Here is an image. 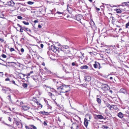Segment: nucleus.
<instances>
[{
    "label": "nucleus",
    "mask_w": 129,
    "mask_h": 129,
    "mask_svg": "<svg viewBox=\"0 0 129 129\" xmlns=\"http://www.w3.org/2000/svg\"><path fill=\"white\" fill-rule=\"evenodd\" d=\"M66 86V85H65L59 86L58 84H57V89L60 91V92H61V91L64 90Z\"/></svg>",
    "instance_id": "f257e3e1"
},
{
    "label": "nucleus",
    "mask_w": 129,
    "mask_h": 129,
    "mask_svg": "<svg viewBox=\"0 0 129 129\" xmlns=\"http://www.w3.org/2000/svg\"><path fill=\"white\" fill-rule=\"evenodd\" d=\"M120 6L121 7V8L122 10L126 11V8H123L122 7L125 6H127V7L129 6V2L122 3L121 5H120Z\"/></svg>",
    "instance_id": "f03ea898"
},
{
    "label": "nucleus",
    "mask_w": 129,
    "mask_h": 129,
    "mask_svg": "<svg viewBox=\"0 0 129 129\" xmlns=\"http://www.w3.org/2000/svg\"><path fill=\"white\" fill-rule=\"evenodd\" d=\"M51 49L53 52L56 53L58 49H60V48H58L56 47L55 46L51 45Z\"/></svg>",
    "instance_id": "7ed1b4c3"
},
{
    "label": "nucleus",
    "mask_w": 129,
    "mask_h": 129,
    "mask_svg": "<svg viewBox=\"0 0 129 129\" xmlns=\"http://www.w3.org/2000/svg\"><path fill=\"white\" fill-rule=\"evenodd\" d=\"M95 63L93 64V67L95 68H99V69L100 68V63L97 61H95Z\"/></svg>",
    "instance_id": "20e7f679"
},
{
    "label": "nucleus",
    "mask_w": 129,
    "mask_h": 129,
    "mask_svg": "<svg viewBox=\"0 0 129 129\" xmlns=\"http://www.w3.org/2000/svg\"><path fill=\"white\" fill-rule=\"evenodd\" d=\"M14 119L16 124L18 126V127H20L22 126V124L20 122L16 120V119L15 118H14Z\"/></svg>",
    "instance_id": "39448f33"
},
{
    "label": "nucleus",
    "mask_w": 129,
    "mask_h": 129,
    "mask_svg": "<svg viewBox=\"0 0 129 129\" xmlns=\"http://www.w3.org/2000/svg\"><path fill=\"white\" fill-rule=\"evenodd\" d=\"M74 19H76L77 21H79L81 19L82 17V16L80 14L76 15L74 17Z\"/></svg>",
    "instance_id": "423d86ee"
},
{
    "label": "nucleus",
    "mask_w": 129,
    "mask_h": 129,
    "mask_svg": "<svg viewBox=\"0 0 129 129\" xmlns=\"http://www.w3.org/2000/svg\"><path fill=\"white\" fill-rule=\"evenodd\" d=\"M102 88L105 91H107L108 89V85L106 84L103 85L101 86Z\"/></svg>",
    "instance_id": "0eeeda50"
},
{
    "label": "nucleus",
    "mask_w": 129,
    "mask_h": 129,
    "mask_svg": "<svg viewBox=\"0 0 129 129\" xmlns=\"http://www.w3.org/2000/svg\"><path fill=\"white\" fill-rule=\"evenodd\" d=\"M70 90V88L69 86L68 85L66 86L65 89L64 91H61L62 92H67L69 91Z\"/></svg>",
    "instance_id": "6e6552de"
},
{
    "label": "nucleus",
    "mask_w": 129,
    "mask_h": 129,
    "mask_svg": "<svg viewBox=\"0 0 129 129\" xmlns=\"http://www.w3.org/2000/svg\"><path fill=\"white\" fill-rule=\"evenodd\" d=\"M62 47L63 48L61 49V50L63 51L64 50V49H67V52H65L66 53H68L69 52V47L67 46V45H61Z\"/></svg>",
    "instance_id": "1a4fd4ad"
},
{
    "label": "nucleus",
    "mask_w": 129,
    "mask_h": 129,
    "mask_svg": "<svg viewBox=\"0 0 129 129\" xmlns=\"http://www.w3.org/2000/svg\"><path fill=\"white\" fill-rule=\"evenodd\" d=\"M78 126L76 123H74L72 125L71 128L72 129H77Z\"/></svg>",
    "instance_id": "9d476101"
},
{
    "label": "nucleus",
    "mask_w": 129,
    "mask_h": 129,
    "mask_svg": "<svg viewBox=\"0 0 129 129\" xmlns=\"http://www.w3.org/2000/svg\"><path fill=\"white\" fill-rule=\"evenodd\" d=\"M96 101L99 104H100L101 102V100L100 98H101V96L97 95L96 96Z\"/></svg>",
    "instance_id": "9b49d317"
},
{
    "label": "nucleus",
    "mask_w": 129,
    "mask_h": 129,
    "mask_svg": "<svg viewBox=\"0 0 129 129\" xmlns=\"http://www.w3.org/2000/svg\"><path fill=\"white\" fill-rule=\"evenodd\" d=\"M89 121V120H88ZM88 124V121L86 118L84 119V124L85 126L87 127Z\"/></svg>",
    "instance_id": "f8f14e48"
},
{
    "label": "nucleus",
    "mask_w": 129,
    "mask_h": 129,
    "mask_svg": "<svg viewBox=\"0 0 129 129\" xmlns=\"http://www.w3.org/2000/svg\"><path fill=\"white\" fill-rule=\"evenodd\" d=\"M84 80L85 81H89L91 80V78L89 76H85L84 78Z\"/></svg>",
    "instance_id": "ddd939ff"
},
{
    "label": "nucleus",
    "mask_w": 129,
    "mask_h": 129,
    "mask_svg": "<svg viewBox=\"0 0 129 129\" xmlns=\"http://www.w3.org/2000/svg\"><path fill=\"white\" fill-rule=\"evenodd\" d=\"M117 116L120 118H122L123 117L124 114L121 112H119Z\"/></svg>",
    "instance_id": "4468645a"
},
{
    "label": "nucleus",
    "mask_w": 129,
    "mask_h": 129,
    "mask_svg": "<svg viewBox=\"0 0 129 129\" xmlns=\"http://www.w3.org/2000/svg\"><path fill=\"white\" fill-rule=\"evenodd\" d=\"M120 92L124 93V94H127V93L126 90L123 88L121 89L120 90Z\"/></svg>",
    "instance_id": "2eb2a0df"
},
{
    "label": "nucleus",
    "mask_w": 129,
    "mask_h": 129,
    "mask_svg": "<svg viewBox=\"0 0 129 129\" xmlns=\"http://www.w3.org/2000/svg\"><path fill=\"white\" fill-rule=\"evenodd\" d=\"M22 108L24 110H27L29 108V107L26 106H24L22 107Z\"/></svg>",
    "instance_id": "dca6fc26"
},
{
    "label": "nucleus",
    "mask_w": 129,
    "mask_h": 129,
    "mask_svg": "<svg viewBox=\"0 0 129 129\" xmlns=\"http://www.w3.org/2000/svg\"><path fill=\"white\" fill-rule=\"evenodd\" d=\"M5 88H6V87H3V89H2V90L3 91H5V92H6V91L9 90L10 91L11 90L9 88H7V89H5Z\"/></svg>",
    "instance_id": "f3484780"
},
{
    "label": "nucleus",
    "mask_w": 129,
    "mask_h": 129,
    "mask_svg": "<svg viewBox=\"0 0 129 129\" xmlns=\"http://www.w3.org/2000/svg\"><path fill=\"white\" fill-rule=\"evenodd\" d=\"M88 67L87 65L83 66L80 67L81 69H87L88 68Z\"/></svg>",
    "instance_id": "a211bd4d"
},
{
    "label": "nucleus",
    "mask_w": 129,
    "mask_h": 129,
    "mask_svg": "<svg viewBox=\"0 0 129 129\" xmlns=\"http://www.w3.org/2000/svg\"><path fill=\"white\" fill-rule=\"evenodd\" d=\"M99 119H102L104 118V117L101 115H98L96 116Z\"/></svg>",
    "instance_id": "6ab92c4d"
},
{
    "label": "nucleus",
    "mask_w": 129,
    "mask_h": 129,
    "mask_svg": "<svg viewBox=\"0 0 129 129\" xmlns=\"http://www.w3.org/2000/svg\"><path fill=\"white\" fill-rule=\"evenodd\" d=\"M23 29L25 31H31V30L30 29H28V28H26L25 27L23 26Z\"/></svg>",
    "instance_id": "aec40b11"
},
{
    "label": "nucleus",
    "mask_w": 129,
    "mask_h": 129,
    "mask_svg": "<svg viewBox=\"0 0 129 129\" xmlns=\"http://www.w3.org/2000/svg\"><path fill=\"white\" fill-rule=\"evenodd\" d=\"M72 65L73 66H76L77 67L78 64H77L76 61H75L74 62H72Z\"/></svg>",
    "instance_id": "412c9836"
},
{
    "label": "nucleus",
    "mask_w": 129,
    "mask_h": 129,
    "mask_svg": "<svg viewBox=\"0 0 129 129\" xmlns=\"http://www.w3.org/2000/svg\"><path fill=\"white\" fill-rule=\"evenodd\" d=\"M115 10L116 11L117 13H120L121 12V10L119 9H115Z\"/></svg>",
    "instance_id": "4be33fe9"
},
{
    "label": "nucleus",
    "mask_w": 129,
    "mask_h": 129,
    "mask_svg": "<svg viewBox=\"0 0 129 129\" xmlns=\"http://www.w3.org/2000/svg\"><path fill=\"white\" fill-rule=\"evenodd\" d=\"M45 70L46 72L47 73V74H50L51 73V71L49 70H48L46 68L45 69Z\"/></svg>",
    "instance_id": "5701e85b"
},
{
    "label": "nucleus",
    "mask_w": 129,
    "mask_h": 129,
    "mask_svg": "<svg viewBox=\"0 0 129 129\" xmlns=\"http://www.w3.org/2000/svg\"><path fill=\"white\" fill-rule=\"evenodd\" d=\"M106 105L110 110H111V106L109 104H107Z\"/></svg>",
    "instance_id": "b1692460"
},
{
    "label": "nucleus",
    "mask_w": 129,
    "mask_h": 129,
    "mask_svg": "<svg viewBox=\"0 0 129 129\" xmlns=\"http://www.w3.org/2000/svg\"><path fill=\"white\" fill-rule=\"evenodd\" d=\"M22 86L24 88H25L27 87V85L26 83H24L22 84Z\"/></svg>",
    "instance_id": "393cba45"
},
{
    "label": "nucleus",
    "mask_w": 129,
    "mask_h": 129,
    "mask_svg": "<svg viewBox=\"0 0 129 129\" xmlns=\"http://www.w3.org/2000/svg\"><path fill=\"white\" fill-rule=\"evenodd\" d=\"M111 107L112 108H113L114 109H117V106L116 105H112L111 106Z\"/></svg>",
    "instance_id": "a878e982"
},
{
    "label": "nucleus",
    "mask_w": 129,
    "mask_h": 129,
    "mask_svg": "<svg viewBox=\"0 0 129 129\" xmlns=\"http://www.w3.org/2000/svg\"><path fill=\"white\" fill-rule=\"evenodd\" d=\"M46 113H47V112L45 111H40V112H39V113L40 114L43 115H46Z\"/></svg>",
    "instance_id": "bb28decb"
},
{
    "label": "nucleus",
    "mask_w": 129,
    "mask_h": 129,
    "mask_svg": "<svg viewBox=\"0 0 129 129\" xmlns=\"http://www.w3.org/2000/svg\"><path fill=\"white\" fill-rule=\"evenodd\" d=\"M34 3V2L31 1H28L27 2V3L30 5H33Z\"/></svg>",
    "instance_id": "cd10ccee"
},
{
    "label": "nucleus",
    "mask_w": 129,
    "mask_h": 129,
    "mask_svg": "<svg viewBox=\"0 0 129 129\" xmlns=\"http://www.w3.org/2000/svg\"><path fill=\"white\" fill-rule=\"evenodd\" d=\"M87 85L86 83L81 84L80 85V86H82L84 87H86L87 86Z\"/></svg>",
    "instance_id": "c85d7f7f"
},
{
    "label": "nucleus",
    "mask_w": 129,
    "mask_h": 129,
    "mask_svg": "<svg viewBox=\"0 0 129 129\" xmlns=\"http://www.w3.org/2000/svg\"><path fill=\"white\" fill-rule=\"evenodd\" d=\"M125 27L126 28H129V22L126 24L125 25Z\"/></svg>",
    "instance_id": "c756f323"
},
{
    "label": "nucleus",
    "mask_w": 129,
    "mask_h": 129,
    "mask_svg": "<svg viewBox=\"0 0 129 129\" xmlns=\"http://www.w3.org/2000/svg\"><path fill=\"white\" fill-rule=\"evenodd\" d=\"M102 126L103 128L105 129L108 128V127L106 125H103Z\"/></svg>",
    "instance_id": "7c9ffc66"
},
{
    "label": "nucleus",
    "mask_w": 129,
    "mask_h": 129,
    "mask_svg": "<svg viewBox=\"0 0 129 129\" xmlns=\"http://www.w3.org/2000/svg\"><path fill=\"white\" fill-rule=\"evenodd\" d=\"M78 57L80 58L81 59H83V58H84V56H82V55H80V56H78Z\"/></svg>",
    "instance_id": "2f4dec72"
},
{
    "label": "nucleus",
    "mask_w": 129,
    "mask_h": 129,
    "mask_svg": "<svg viewBox=\"0 0 129 129\" xmlns=\"http://www.w3.org/2000/svg\"><path fill=\"white\" fill-rule=\"evenodd\" d=\"M11 6H14V5L15 4V3L12 1H11Z\"/></svg>",
    "instance_id": "473e14b6"
},
{
    "label": "nucleus",
    "mask_w": 129,
    "mask_h": 129,
    "mask_svg": "<svg viewBox=\"0 0 129 129\" xmlns=\"http://www.w3.org/2000/svg\"><path fill=\"white\" fill-rule=\"evenodd\" d=\"M63 13H64L63 12H60L58 11H57L56 13L58 14L59 15L63 14Z\"/></svg>",
    "instance_id": "72a5a7b5"
},
{
    "label": "nucleus",
    "mask_w": 129,
    "mask_h": 129,
    "mask_svg": "<svg viewBox=\"0 0 129 129\" xmlns=\"http://www.w3.org/2000/svg\"><path fill=\"white\" fill-rule=\"evenodd\" d=\"M23 23L25 25H28L29 24V23L28 22H26L25 21H23Z\"/></svg>",
    "instance_id": "f704fd0d"
},
{
    "label": "nucleus",
    "mask_w": 129,
    "mask_h": 129,
    "mask_svg": "<svg viewBox=\"0 0 129 129\" xmlns=\"http://www.w3.org/2000/svg\"><path fill=\"white\" fill-rule=\"evenodd\" d=\"M36 103L38 105H40V106L41 107V108L42 107V105L40 103H39L38 101H37L36 102Z\"/></svg>",
    "instance_id": "c9c22d12"
},
{
    "label": "nucleus",
    "mask_w": 129,
    "mask_h": 129,
    "mask_svg": "<svg viewBox=\"0 0 129 129\" xmlns=\"http://www.w3.org/2000/svg\"><path fill=\"white\" fill-rule=\"evenodd\" d=\"M11 1H9V2H7L8 4V5H9V6H11Z\"/></svg>",
    "instance_id": "e433bc0d"
},
{
    "label": "nucleus",
    "mask_w": 129,
    "mask_h": 129,
    "mask_svg": "<svg viewBox=\"0 0 129 129\" xmlns=\"http://www.w3.org/2000/svg\"><path fill=\"white\" fill-rule=\"evenodd\" d=\"M17 18L19 19H22V17L20 16H18Z\"/></svg>",
    "instance_id": "4c0bfd02"
},
{
    "label": "nucleus",
    "mask_w": 129,
    "mask_h": 129,
    "mask_svg": "<svg viewBox=\"0 0 129 129\" xmlns=\"http://www.w3.org/2000/svg\"><path fill=\"white\" fill-rule=\"evenodd\" d=\"M21 28L20 29V31L21 32H23V27H21Z\"/></svg>",
    "instance_id": "58836bf2"
},
{
    "label": "nucleus",
    "mask_w": 129,
    "mask_h": 129,
    "mask_svg": "<svg viewBox=\"0 0 129 129\" xmlns=\"http://www.w3.org/2000/svg\"><path fill=\"white\" fill-rule=\"evenodd\" d=\"M31 126L34 129H37V127L33 125H31Z\"/></svg>",
    "instance_id": "ea45409f"
},
{
    "label": "nucleus",
    "mask_w": 129,
    "mask_h": 129,
    "mask_svg": "<svg viewBox=\"0 0 129 129\" xmlns=\"http://www.w3.org/2000/svg\"><path fill=\"white\" fill-rule=\"evenodd\" d=\"M2 56L4 58H6V56L4 54H3L2 55Z\"/></svg>",
    "instance_id": "a19ab883"
},
{
    "label": "nucleus",
    "mask_w": 129,
    "mask_h": 129,
    "mask_svg": "<svg viewBox=\"0 0 129 129\" xmlns=\"http://www.w3.org/2000/svg\"><path fill=\"white\" fill-rule=\"evenodd\" d=\"M31 78H33L35 81H36V79L35 78V76H31Z\"/></svg>",
    "instance_id": "79ce46f5"
},
{
    "label": "nucleus",
    "mask_w": 129,
    "mask_h": 129,
    "mask_svg": "<svg viewBox=\"0 0 129 129\" xmlns=\"http://www.w3.org/2000/svg\"><path fill=\"white\" fill-rule=\"evenodd\" d=\"M10 51L11 52L13 51H14V48H11L10 49Z\"/></svg>",
    "instance_id": "37998d69"
},
{
    "label": "nucleus",
    "mask_w": 129,
    "mask_h": 129,
    "mask_svg": "<svg viewBox=\"0 0 129 129\" xmlns=\"http://www.w3.org/2000/svg\"><path fill=\"white\" fill-rule=\"evenodd\" d=\"M4 41V40L2 38H0V41L1 42H3Z\"/></svg>",
    "instance_id": "c03bdc74"
},
{
    "label": "nucleus",
    "mask_w": 129,
    "mask_h": 129,
    "mask_svg": "<svg viewBox=\"0 0 129 129\" xmlns=\"http://www.w3.org/2000/svg\"><path fill=\"white\" fill-rule=\"evenodd\" d=\"M48 94L50 96H52V93L50 92H48Z\"/></svg>",
    "instance_id": "a18cd8bd"
},
{
    "label": "nucleus",
    "mask_w": 129,
    "mask_h": 129,
    "mask_svg": "<svg viewBox=\"0 0 129 129\" xmlns=\"http://www.w3.org/2000/svg\"><path fill=\"white\" fill-rule=\"evenodd\" d=\"M8 119L9 121L10 122L11 121V118H10V117H8Z\"/></svg>",
    "instance_id": "49530a36"
},
{
    "label": "nucleus",
    "mask_w": 129,
    "mask_h": 129,
    "mask_svg": "<svg viewBox=\"0 0 129 129\" xmlns=\"http://www.w3.org/2000/svg\"><path fill=\"white\" fill-rule=\"evenodd\" d=\"M12 83L14 84L15 85H17L16 83H15V82L14 81V80H13L12 81Z\"/></svg>",
    "instance_id": "de8ad7c7"
},
{
    "label": "nucleus",
    "mask_w": 129,
    "mask_h": 129,
    "mask_svg": "<svg viewBox=\"0 0 129 129\" xmlns=\"http://www.w3.org/2000/svg\"><path fill=\"white\" fill-rule=\"evenodd\" d=\"M21 51L22 52H24V50L23 48H22L21 49Z\"/></svg>",
    "instance_id": "09e8293b"
},
{
    "label": "nucleus",
    "mask_w": 129,
    "mask_h": 129,
    "mask_svg": "<svg viewBox=\"0 0 129 129\" xmlns=\"http://www.w3.org/2000/svg\"><path fill=\"white\" fill-rule=\"evenodd\" d=\"M40 46H41V47L42 48H43L44 46V45L43 44H41Z\"/></svg>",
    "instance_id": "8fccbe9b"
},
{
    "label": "nucleus",
    "mask_w": 129,
    "mask_h": 129,
    "mask_svg": "<svg viewBox=\"0 0 129 129\" xmlns=\"http://www.w3.org/2000/svg\"><path fill=\"white\" fill-rule=\"evenodd\" d=\"M44 124V125L46 126L47 125V123L45 122V121H44L43 123Z\"/></svg>",
    "instance_id": "3c124183"
},
{
    "label": "nucleus",
    "mask_w": 129,
    "mask_h": 129,
    "mask_svg": "<svg viewBox=\"0 0 129 129\" xmlns=\"http://www.w3.org/2000/svg\"><path fill=\"white\" fill-rule=\"evenodd\" d=\"M84 53H81V52L80 53V54H79V55H82V56H84Z\"/></svg>",
    "instance_id": "603ef678"
},
{
    "label": "nucleus",
    "mask_w": 129,
    "mask_h": 129,
    "mask_svg": "<svg viewBox=\"0 0 129 129\" xmlns=\"http://www.w3.org/2000/svg\"><path fill=\"white\" fill-rule=\"evenodd\" d=\"M24 38H22L21 39V41H22V42H23L24 41Z\"/></svg>",
    "instance_id": "864d4df0"
},
{
    "label": "nucleus",
    "mask_w": 129,
    "mask_h": 129,
    "mask_svg": "<svg viewBox=\"0 0 129 129\" xmlns=\"http://www.w3.org/2000/svg\"><path fill=\"white\" fill-rule=\"evenodd\" d=\"M17 25L19 27L21 28V27H22V26L20 25H19V24H17Z\"/></svg>",
    "instance_id": "5fc2aeb1"
},
{
    "label": "nucleus",
    "mask_w": 129,
    "mask_h": 129,
    "mask_svg": "<svg viewBox=\"0 0 129 129\" xmlns=\"http://www.w3.org/2000/svg\"><path fill=\"white\" fill-rule=\"evenodd\" d=\"M67 10L68 11H69V8H70V7L69 6V5H67Z\"/></svg>",
    "instance_id": "6e6d98bb"
},
{
    "label": "nucleus",
    "mask_w": 129,
    "mask_h": 129,
    "mask_svg": "<svg viewBox=\"0 0 129 129\" xmlns=\"http://www.w3.org/2000/svg\"><path fill=\"white\" fill-rule=\"evenodd\" d=\"M95 9H96V10L98 11L100 10V9L99 8H97L96 7H95Z\"/></svg>",
    "instance_id": "4d7b16f0"
},
{
    "label": "nucleus",
    "mask_w": 129,
    "mask_h": 129,
    "mask_svg": "<svg viewBox=\"0 0 129 129\" xmlns=\"http://www.w3.org/2000/svg\"><path fill=\"white\" fill-rule=\"evenodd\" d=\"M5 80L6 81H9L10 79L9 78H7Z\"/></svg>",
    "instance_id": "13d9d810"
},
{
    "label": "nucleus",
    "mask_w": 129,
    "mask_h": 129,
    "mask_svg": "<svg viewBox=\"0 0 129 129\" xmlns=\"http://www.w3.org/2000/svg\"><path fill=\"white\" fill-rule=\"evenodd\" d=\"M58 120L59 121V122H61V119H60V118L59 117H58Z\"/></svg>",
    "instance_id": "bf43d9fd"
},
{
    "label": "nucleus",
    "mask_w": 129,
    "mask_h": 129,
    "mask_svg": "<svg viewBox=\"0 0 129 129\" xmlns=\"http://www.w3.org/2000/svg\"><path fill=\"white\" fill-rule=\"evenodd\" d=\"M38 22V21L37 20H35L34 21V22L35 23H37Z\"/></svg>",
    "instance_id": "052dcab7"
},
{
    "label": "nucleus",
    "mask_w": 129,
    "mask_h": 129,
    "mask_svg": "<svg viewBox=\"0 0 129 129\" xmlns=\"http://www.w3.org/2000/svg\"><path fill=\"white\" fill-rule=\"evenodd\" d=\"M41 26L40 25H38V27L39 28H41Z\"/></svg>",
    "instance_id": "680f3d73"
},
{
    "label": "nucleus",
    "mask_w": 129,
    "mask_h": 129,
    "mask_svg": "<svg viewBox=\"0 0 129 129\" xmlns=\"http://www.w3.org/2000/svg\"><path fill=\"white\" fill-rule=\"evenodd\" d=\"M25 127L26 129H29V127L28 126H26Z\"/></svg>",
    "instance_id": "e2e57ef3"
},
{
    "label": "nucleus",
    "mask_w": 129,
    "mask_h": 129,
    "mask_svg": "<svg viewBox=\"0 0 129 129\" xmlns=\"http://www.w3.org/2000/svg\"><path fill=\"white\" fill-rule=\"evenodd\" d=\"M23 104V103L22 102H21L20 103V105H22Z\"/></svg>",
    "instance_id": "0e129e2a"
},
{
    "label": "nucleus",
    "mask_w": 129,
    "mask_h": 129,
    "mask_svg": "<svg viewBox=\"0 0 129 129\" xmlns=\"http://www.w3.org/2000/svg\"><path fill=\"white\" fill-rule=\"evenodd\" d=\"M110 79L111 80H112V79H113V78L112 77H110Z\"/></svg>",
    "instance_id": "69168bd1"
},
{
    "label": "nucleus",
    "mask_w": 129,
    "mask_h": 129,
    "mask_svg": "<svg viewBox=\"0 0 129 129\" xmlns=\"http://www.w3.org/2000/svg\"><path fill=\"white\" fill-rule=\"evenodd\" d=\"M33 71H30V73H30V74H32V73H33Z\"/></svg>",
    "instance_id": "338daca9"
},
{
    "label": "nucleus",
    "mask_w": 129,
    "mask_h": 129,
    "mask_svg": "<svg viewBox=\"0 0 129 129\" xmlns=\"http://www.w3.org/2000/svg\"><path fill=\"white\" fill-rule=\"evenodd\" d=\"M30 73H28L27 74V75L28 76H30Z\"/></svg>",
    "instance_id": "774afa93"
}]
</instances>
